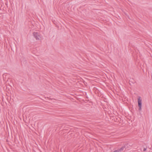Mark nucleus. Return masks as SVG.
I'll list each match as a JSON object with an SVG mask.
<instances>
[{"instance_id":"2","label":"nucleus","mask_w":152,"mask_h":152,"mask_svg":"<svg viewBox=\"0 0 152 152\" xmlns=\"http://www.w3.org/2000/svg\"><path fill=\"white\" fill-rule=\"evenodd\" d=\"M137 104L139 107V110L141 111L142 106V99L140 97H139L137 99Z\"/></svg>"},{"instance_id":"4","label":"nucleus","mask_w":152,"mask_h":152,"mask_svg":"<svg viewBox=\"0 0 152 152\" xmlns=\"http://www.w3.org/2000/svg\"><path fill=\"white\" fill-rule=\"evenodd\" d=\"M146 148H144V149H143V151H145L146 150Z\"/></svg>"},{"instance_id":"1","label":"nucleus","mask_w":152,"mask_h":152,"mask_svg":"<svg viewBox=\"0 0 152 152\" xmlns=\"http://www.w3.org/2000/svg\"><path fill=\"white\" fill-rule=\"evenodd\" d=\"M33 35L37 40H40L42 39V37L38 32H34L33 33Z\"/></svg>"},{"instance_id":"3","label":"nucleus","mask_w":152,"mask_h":152,"mask_svg":"<svg viewBox=\"0 0 152 152\" xmlns=\"http://www.w3.org/2000/svg\"><path fill=\"white\" fill-rule=\"evenodd\" d=\"M124 148H122L121 149H120L119 150L115 151H114L113 152H120L121 151L123 150Z\"/></svg>"}]
</instances>
